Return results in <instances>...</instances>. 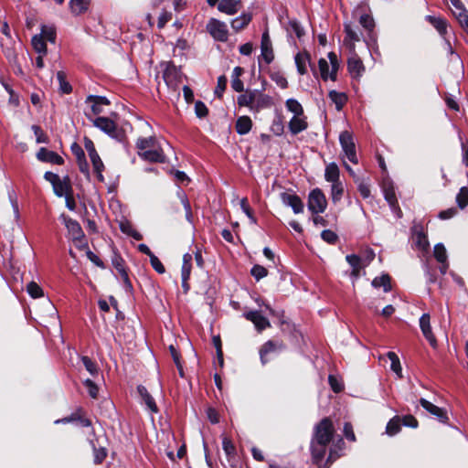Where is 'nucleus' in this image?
<instances>
[{
  "label": "nucleus",
  "instance_id": "nucleus-47",
  "mask_svg": "<svg viewBox=\"0 0 468 468\" xmlns=\"http://www.w3.org/2000/svg\"><path fill=\"white\" fill-rule=\"evenodd\" d=\"M400 431V420L399 417L391 419L386 427V432L389 436L397 434Z\"/></svg>",
  "mask_w": 468,
  "mask_h": 468
},
{
  "label": "nucleus",
  "instance_id": "nucleus-52",
  "mask_svg": "<svg viewBox=\"0 0 468 468\" xmlns=\"http://www.w3.org/2000/svg\"><path fill=\"white\" fill-rule=\"evenodd\" d=\"M359 23L364 28L369 31H371L375 27L374 19L369 15H362L360 16Z\"/></svg>",
  "mask_w": 468,
  "mask_h": 468
},
{
  "label": "nucleus",
  "instance_id": "nucleus-59",
  "mask_svg": "<svg viewBox=\"0 0 468 468\" xmlns=\"http://www.w3.org/2000/svg\"><path fill=\"white\" fill-rule=\"evenodd\" d=\"M240 207L242 211L247 215V217L250 218V220L252 223H256V218L252 215L251 209L249 206L248 199L246 197L242 198L240 200Z\"/></svg>",
  "mask_w": 468,
  "mask_h": 468
},
{
  "label": "nucleus",
  "instance_id": "nucleus-56",
  "mask_svg": "<svg viewBox=\"0 0 468 468\" xmlns=\"http://www.w3.org/2000/svg\"><path fill=\"white\" fill-rule=\"evenodd\" d=\"M84 385L88 388L89 395L92 399H97L98 393H99V388H98L97 385L92 380H90L89 378L84 381Z\"/></svg>",
  "mask_w": 468,
  "mask_h": 468
},
{
  "label": "nucleus",
  "instance_id": "nucleus-61",
  "mask_svg": "<svg viewBox=\"0 0 468 468\" xmlns=\"http://www.w3.org/2000/svg\"><path fill=\"white\" fill-rule=\"evenodd\" d=\"M454 16L457 18L458 22L463 27L468 29V14L466 9H464L463 12H456Z\"/></svg>",
  "mask_w": 468,
  "mask_h": 468
},
{
  "label": "nucleus",
  "instance_id": "nucleus-25",
  "mask_svg": "<svg viewBox=\"0 0 468 468\" xmlns=\"http://www.w3.org/2000/svg\"><path fill=\"white\" fill-rule=\"evenodd\" d=\"M240 7V3L236 0H221L218 3V8L220 12L228 15H235Z\"/></svg>",
  "mask_w": 468,
  "mask_h": 468
},
{
  "label": "nucleus",
  "instance_id": "nucleus-21",
  "mask_svg": "<svg viewBox=\"0 0 468 468\" xmlns=\"http://www.w3.org/2000/svg\"><path fill=\"white\" fill-rule=\"evenodd\" d=\"M86 103L90 105L92 113L97 115L102 112V107L109 105L110 101L106 97L90 95L86 99Z\"/></svg>",
  "mask_w": 468,
  "mask_h": 468
},
{
  "label": "nucleus",
  "instance_id": "nucleus-57",
  "mask_svg": "<svg viewBox=\"0 0 468 468\" xmlns=\"http://www.w3.org/2000/svg\"><path fill=\"white\" fill-rule=\"evenodd\" d=\"M238 102L240 106H247L251 109V94L250 90L245 91V93L238 97Z\"/></svg>",
  "mask_w": 468,
  "mask_h": 468
},
{
  "label": "nucleus",
  "instance_id": "nucleus-37",
  "mask_svg": "<svg viewBox=\"0 0 468 468\" xmlns=\"http://www.w3.org/2000/svg\"><path fill=\"white\" fill-rule=\"evenodd\" d=\"M346 261L352 267L351 275L357 278L361 270V259L356 254H350L346 257Z\"/></svg>",
  "mask_w": 468,
  "mask_h": 468
},
{
  "label": "nucleus",
  "instance_id": "nucleus-43",
  "mask_svg": "<svg viewBox=\"0 0 468 468\" xmlns=\"http://www.w3.org/2000/svg\"><path fill=\"white\" fill-rule=\"evenodd\" d=\"M331 197L334 203L341 200L344 194V186L341 181L331 183Z\"/></svg>",
  "mask_w": 468,
  "mask_h": 468
},
{
  "label": "nucleus",
  "instance_id": "nucleus-24",
  "mask_svg": "<svg viewBox=\"0 0 468 468\" xmlns=\"http://www.w3.org/2000/svg\"><path fill=\"white\" fill-rule=\"evenodd\" d=\"M283 346L282 343L274 342L271 340L267 341L260 350V357L262 365H265L268 361L266 356L271 352H275L278 349H282Z\"/></svg>",
  "mask_w": 468,
  "mask_h": 468
},
{
  "label": "nucleus",
  "instance_id": "nucleus-55",
  "mask_svg": "<svg viewBox=\"0 0 468 468\" xmlns=\"http://www.w3.org/2000/svg\"><path fill=\"white\" fill-rule=\"evenodd\" d=\"M321 237L325 242L329 244H335L338 239L337 235L330 229L324 230L321 233Z\"/></svg>",
  "mask_w": 468,
  "mask_h": 468
},
{
  "label": "nucleus",
  "instance_id": "nucleus-44",
  "mask_svg": "<svg viewBox=\"0 0 468 468\" xmlns=\"http://www.w3.org/2000/svg\"><path fill=\"white\" fill-rule=\"evenodd\" d=\"M288 111L294 115H303V109L301 103L295 99H288L285 102Z\"/></svg>",
  "mask_w": 468,
  "mask_h": 468
},
{
  "label": "nucleus",
  "instance_id": "nucleus-14",
  "mask_svg": "<svg viewBox=\"0 0 468 468\" xmlns=\"http://www.w3.org/2000/svg\"><path fill=\"white\" fill-rule=\"evenodd\" d=\"M138 154L144 160L149 162L164 163L165 155L162 148H139Z\"/></svg>",
  "mask_w": 468,
  "mask_h": 468
},
{
  "label": "nucleus",
  "instance_id": "nucleus-17",
  "mask_svg": "<svg viewBox=\"0 0 468 468\" xmlns=\"http://www.w3.org/2000/svg\"><path fill=\"white\" fill-rule=\"evenodd\" d=\"M295 64L297 67V71L301 75H304L307 73V66H309L314 73V75L316 74L315 69L311 64V58L310 55L306 52L303 53H297L294 58Z\"/></svg>",
  "mask_w": 468,
  "mask_h": 468
},
{
  "label": "nucleus",
  "instance_id": "nucleus-62",
  "mask_svg": "<svg viewBox=\"0 0 468 468\" xmlns=\"http://www.w3.org/2000/svg\"><path fill=\"white\" fill-rule=\"evenodd\" d=\"M271 80L282 89H285L288 86L286 78L280 73H273L271 75Z\"/></svg>",
  "mask_w": 468,
  "mask_h": 468
},
{
  "label": "nucleus",
  "instance_id": "nucleus-42",
  "mask_svg": "<svg viewBox=\"0 0 468 468\" xmlns=\"http://www.w3.org/2000/svg\"><path fill=\"white\" fill-rule=\"evenodd\" d=\"M251 120L247 116H243L238 119L236 129L239 133L245 134L251 129Z\"/></svg>",
  "mask_w": 468,
  "mask_h": 468
},
{
  "label": "nucleus",
  "instance_id": "nucleus-35",
  "mask_svg": "<svg viewBox=\"0 0 468 468\" xmlns=\"http://www.w3.org/2000/svg\"><path fill=\"white\" fill-rule=\"evenodd\" d=\"M243 69L240 67H236L232 72L231 87L237 92H241L244 90L243 82L239 77L242 74Z\"/></svg>",
  "mask_w": 468,
  "mask_h": 468
},
{
  "label": "nucleus",
  "instance_id": "nucleus-9",
  "mask_svg": "<svg viewBox=\"0 0 468 468\" xmlns=\"http://www.w3.org/2000/svg\"><path fill=\"white\" fill-rule=\"evenodd\" d=\"M327 206V201L324 194L321 189L315 188L312 190L308 197V209L314 213H323Z\"/></svg>",
  "mask_w": 468,
  "mask_h": 468
},
{
  "label": "nucleus",
  "instance_id": "nucleus-53",
  "mask_svg": "<svg viewBox=\"0 0 468 468\" xmlns=\"http://www.w3.org/2000/svg\"><path fill=\"white\" fill-rule=\"evenodd\" d=\"M290 30L293 32L298 38H301L304 35V30L296 20H291L289 22Z\"/></svg>",
  "mask_w": 468,
  "mask_h": 468
},
{
  "label": "nucleus",
  "instance_id": "nucleus-3",
  "mask_svg": "<svg viewBox=\"0 0 468 468\" xmlns=\"http://www.w3.org/2000/svg\"><path fill=\"white\" fill-rule=\"evenodd\" d=\"M31 300L34 302L40 301V304L44 307L45 314L49 316L53 321L58 319V312L49 299L45 295L43 289L35 282L31 281Z\"/></svg>",
  "mask_w": 468,
  "mask_h": 468
},
{
  "label": "nucleus",
  "instance_id": "nucleus-26",
  "mask_svg": "<svg viewBox=\"0 0 468 468\" xmlns=\"http://www.w3.org/2000/svg\"><path fill=\"white\" fill-rule=\"evenodd\" d=\"M31 307H34L35 313L37 316L41 320L38 322L41 325L48 327V324H57L58 319L56 321H53L49 316H48L44 312V307L40 304V301H37L32 303L31 302Z\"/></svg>",
  "mask_w": 468,
  "mask_h": 468
},
{
  "label": "nucleus",
  "instance_id": "nucleus-8",
  "mask_svg": "<svg viewBox=\"0 0 468 468\" xmlns=\"http://www.w3.org/2000/svg\"><path fill=\"white\" fill-rule=\"evenodd\" d=\"M164 67L163 79L166 86L170 89L176 90L178 84L182 81V73L179 69L171 63L161 64Z\"/></svg>",
  "mask_w": 468,
  "mask_h": 468
},
{
  "label": "nucleus",
  "instance_id": "nucleus-32",
  "mask_svg": "<svg viewBox=\"0 0 468 468\" xmlns=\"http://www.w3.org/2000/svg\"><path fill=\"white\" fill-rule=\"evenodd\" d=\"M347 68H348V70L349 72L352 74V75H355L356 77H359L361 76V74L363 73L364 71V66H363V63L362 61L356 58V57H352L348 59V62H347Z\"/></svg>",
  "mask_w": 468,
  "mask_h": 468
},
{
  "label": "nucleus",
  "instance_id": "nucleus-10",
  "mask_svg": "<svg viewBox=\"0 0 468 468\" xmlns=\"http://www.w3.org/2000/svg\"><path fill=\"white\" fill-rule=\"evenodd\" d=\"M251 94V110L259 112L262 109L271 108L272 106V99L271 96L264 94L259 90H250Z\"/></svg>",
  "mask_w": 468,
  "mask_h": 468
},
{
  "label": "nucleus",
  "instance_id": "nucleus-27",
  "mask_svg": "<svg viewBox=\"0 0 468 468\" xmlns=\"http://www.w3.org/2000/svg\"><path fill=\"white\" fill-rule=\"evenodd\" d=\"M290 131L293 133H299L307 128V122L303 115H293L289 122Z\"/></svg>",
  "mask_w": 468,
  "mask_h": 468
},
{
  "label": "nucleus",
  "instance_id": "nucleus-13",
  "mask_svg": "<svg viewBox=\"0 0 468 468\" xmlns=\"http://www.w3.org/2000/svg\"><path fill=\"white\" fill-rule=\"evenodd\" d=\"M248 321H250L258 332H262L266 328L271 327L270 321L261 314L260 311H248L243 314Z\"/></svg>",
  "mask_w": 468,
  "mask_h": 468
},
{
  "label": "nucleus",
  "instance_id": "nucleus-51",
  "mask_svg": "<svg viewBox=\"0 0 468 468\" xmlns=\"http://www.w3.org/2000/svg\"><path fill=\"white\" fill-rule=\"evenodd\" d=\"M81 361H82L86 370L90 375L94 376L98 373L97 365L89 356H82Z\"/></svg>",
  "mask_w": 468,
  "mask_h": 468
},
{
  "label": "nucleus",
  "instance_id": "nucleus-29",
  "mask_svg": "<svg viewBox=\"0 0 468 468\" xmlns=\"http://www.w3.org/2000/svg\"><path fill=\"white\" fill-rule=\"evenodd\" d=\"M343 150H344V154L342 156L343 164H344L346 169L351 175H353L354 172L351 169V167L349 166V165L346 163V160H348L349 162H351L353 164H357L358 158H357V155H356V148H343Z\"/></svg>",
  "mask_w": 468,
  "mask_h": 468
},
{
  "label": "nucleus",
  "instance_id": "nucleus-2",
  "mask_svg": "<svg viewBox=\"0 0 468 468\" xmlns=\"http://www.w3.org/2000/svg\"><path fill=\"white\" fill-rule=\"evenodd\" d=\"M56 28L52 25H41L40 32L31 37V47L38 54L36 58V65L41 69L44 67L43 57L47 54V42H56Z\"/></svg>",
  "mask_w": 468,
  "mask_h": 468
},
{
  "label": "nucleus",
  "instance_id": "nucleus-49",
  "mask_svg": "<svg viewBox=\"0 0 468 468\" xmlns=\"http://www.w3.org/2000/svg\"><path fill=\"white\" fill-rule=\"evenodd\" d=\"M250 274L257 280L260 281L261 279L264 278L268 274V271L266 268H264L261 265H254L250 270Z\"/></svg>",
  "mask_w": 468,
  "mask_h": 468
},
{
  "label": "nucleus",
  "instance_id": "nucleus-18",
  "mask_svg": "<svg viewBox=\"0 0 468 468\" xmlns=\"http://www.w3.org/2000/svg\"><path fill=\"white\" fill-rule=\"evenodd\" d=\"M420 327L425 338L429 341L431 346H436V338L432 334L431 327L430 314H423L420 318Z\"/></svg>",
  "mask_w": 468,
  "mask_h": 468
},
{
  "label": "nucleus",
  "instance_id": "nucleus-54",
  "mask_svg": "<svg viewBox=\"0 0 468 468\" xmlns=\"http://www.w3.org/2000/svg\"><path fill=\"white\" fill-rule=\"evenodd\" d=\"M150 262H151V265L153 267V269L162 274L165 271V269L163 265V263L161 262V261L154 254V255H150Z\"/></svg>",
  "mask_w": 468,
  "mask_h": 468
},
{
  "label": "nucleus",
  "instance_id": "nucleus-19",
  "mask_svg": "<svg viewBox=\"0 0 468 468\" xmlns=\"http://www.w3.org/2000/svg\"><path fill=\"white\" fill-rule=\"evenodd\" d=\"M281 198L282 203L285 206L291 207L295 214L303 212V204L298 196L289 193H282L281 195Z\"/></svg>",
  "mask_w": 468,
  "mask_h": 468
},
{
  "label": "nucleus",
  "instance_id": "nucleus-31",
  "mask_svg": "<svg viewBox=\"0 0 468 468\" xmlns=\"http://www.w3.org/2000/svg\"><path fill=\"white\" fill-rule=\"evenodd\" d=\"M324 178L327 182L335 183L339 180V168L335 163H330L324 170Z\"/></svg>",
  "mask_w": 468,
  "mask_h": 468
},
{
  "label": "nucleus",
  "instance_id": "nucleus-64",
  "mask_svg": "<svg viewBox=\"0 0 468 468\" xmlns=\"http://www.w3.org/2000/svg\"><path fill=\"white\" fill-rule=\"evenodd\" d=\"M171 18L172 14L170 12L163 11L158 17V27L163 28Z\"/></svg>",
  "mask_w": 468,
  "mask_h": 468
},
{
  "label": "nucleus",
  "instance_id": "nucleus-34",
  "mask_svg": "<svg viewBox=\"0 0 468 468\" xmlns=\"http://www.w3.org/2000/svg\"><path fill=\"white\" fill-rule=\"evenodd\" d=\"M371 284L374 288L382 287L385 292H388L391 290L390 277L388 274H382L379 277H376L372 281Z\"/></svg>",
  "mask_w": 468,
  "mask_h": 468
},
{
  "label": "nucleus",
  "instance_id": "nucleus-60",
  "mask_svg": "<svg viewBox=\"0 0 468 468\" xmlns=\"http://www.w3.org/2000/svg\"><path fill=\"white\" fill-rule=\"evenodd\" d=\"M195 112L198 118H203L207 116L208 110L205 103H203L200 101H197L195 103Z\"/></svg>",
  "mask_w": 468,
  "mask_h": 468
},
{
  "label": "nucleus",
  "instance_id": "nucleus-58",
  "mask_svg": "<svg viewBox=\"0 0 468 468\" xmlns=\"http://www.w3.org/2000/svg\"><path fill=\"white\" fill-rule=\"evenodd\" d=\"M227 86V78L225 76H219L218 78L217 87L215 89V94L218 97H221Z\"/></svg>",
  "mask_w": 468,
  "mask_h": 468
},
{
  "label": "nucleus",
  "instance_id": "nucleus-16",
  "mask_svg": "<svg viewBox=\"0 0 468 468\" xmlns=\"http://www.w3.org/2000/svg\"><path fill=\"white\" fill-rule=\"evenodd\" d=\"M420 403L423 409H425L431 414L434 415L441 422H447L448 416L445 410L432 404L431 402L425 399H420Z\"/></svg>",
  "mask_w": 468,
  "mask_h": 468
},
{
  "label": "nucleus",
  "instance_id": "nucleus-46",
  "mask_svg": "<svg viewBox=\"0 0 468 468\" xmlns=\"http://www.w3.org/2000/svg\"><path fill=\"white\" fill-rule=\"evenodd\" d=\"M433 254L438 262L448 261L447 251L442 243H438L434 246Z\"/></svg>",
  "mask_w": 468,
  "mask_h": 468
},
{
  "label": "nucleus",
  "instance_id": "nucleus-45",
  "mask_svg": "<svg viewBox=\"0 0 468 468\" xmlns=\"http://www.w3.org/2000/svg\"><path fill=\"white\" fill-rule=\"evenodd\" d=\"M456 203L461 209L468 206V187L463 186L460 188L456 196Z\"/></svg>",
  "mask_w": 468,
  "mask_h": 468
},
{
  "label": "nucleus",
  "instance_id": "nucleus-48",
  "mask_svg": "<svg viewBox=\"0 0 468 468\" xmlns=\"http://www.w3.org/2000/svg\"><path fill=\"white\" fill-rule=\"evenodd\" d=\"M57 79L59 83V90L65 94L69 93L72 89L70 84L66 80L65 73L63 71H58L57 73Z\"/></svg>",
  "mask_w": 468,
  "mask_h": 468
},
{
  "label": "nucleus",
  "instance_id": "nucleus-33",
  "mask_svg": "<svg viewBox=\"0 0 468 468\" xmlns=\"http://www.w3.org/2000/svg\"><path fill=\"white\" fill-rule=\"evenodd\" d=\"M426 19L437 29L440 35L444 36L446 34L447 23L445 19L433 16H427Z\"/></svg>",
  "mask_w": 468,
  "mask_h": 468
},
{
  "label": "nucleus",
  "instance_id": "nucleus-41",
  "mask_svg": "<svg viewBox=\"0 0 468 468\" xmlns=\"http://www.w3.org/2000/svg\"><path fill=\"white\" fill-rule=\"evenodd\" d=\"M92 450H93V462L95 464L101 463L104 459L107 457V450L105 447H96L94 442L90 441Z\"/></svg>",
  "mask_w": 468,
  "mask_h": 468
},
{
  "label": "nucleus",
  "instance_id": "nucleus-11",
  "mask_svg": "<svg viewBox=\"0 0 468 468\" xmlns=\"http://www.w3.org/2000/svg\"><path fill=\"white\" fill-rule=\"evenodd\" d=\"M207 29L218 41H226L228 39L227 25L219 20L211 18L207 25Z\"/></svg>",
  "mask_w": 468,
  "mask_h": 468
},
{
  "label": "nucleus",
  "instance_id": "nucleus-38",
  "mask_svg": "<svg viewBox=\"0 0 468 468\" xmlns=\"http://www.w3.org/2000/svg\"><path fill=\"white\" fill-rule=\"evenodd\" d=\"M90 0H70L69 7L73 14L80 15L89 7Z\"/></svg>",
  "mask_w": 468,
  "mask_h": 468
},
{
  "label": "nucleus",
  "instance_id": "nucleus-1",
  "mask_svg": "<svg viewBox=\"0 0 468 468\" xmlns=\"http://www.w3.org/2000/svg\"><path fill=\"white\" fill-rule=\"evenodd\" d=\"M335 429L330 419H323L314 428L311 441V452L314 463L321 468V463L326 452V448L332 441Z\"/></svg>",
  "mask_w": 468,
  "mask_h": 468
},
{
  "label": "nucleus",
  "instance_id": "nucleus-63",
  "mask_svg": "<svg viewBox=\"0 0 468 468\" xmlns=\"http://www.w3.org/2000/svg\"><path fill=\"white\" fill-rule=\"evenodd\" d=\"M31 129H33L34 131L37 144L46 143L47 136L45 135L44 132L41 130L40 127L34 125L31 126Z\"/></svg>",
  "mask_w": 468,
  "mask_h": 468
},
{
  "label": "nucleus",
  "instance_id": "nucleus-7",
  "mask_svg": "<svg viewBox=\"0 0 468 468\" xmlns=\"http://www.w3.org/2000/svg\"><path fill=\"white\" fill-rule=\"evenodd\" d=\"M93 125L110 137L116 139L117 142L121 143L123 138V133L120 130L113 121L107 117H98L93 120Z\"/></svg>",
  "mask_w": 468,
  "mask_h": 468
},
{
  "label": "nucleus",
  "instance_id": "nucleus-4",
  "mask_svg": "<svg viewBox=\"0 0 468 468\" xmlns=\"http://www.w3.org/2000/svg\"><path fill=\"white\" fill-rule=\"evenodd\" d=\"M44 178L52 185L56 196L59 197L70 196L72 189L68 176L61 178L58 174L48 171Z\"/></svg>",
  "mask_w": 468,
  "mask_h": 468
},
{
  "label": "nucleus",
  "instance_id": "nucleus-12",
  "mask_svg": "<svg viewBox=\"0 0 468 468\" xmlns=\"http://www.w3.org/2000/svg\"><path fill=\"white\" fill-rule=\"evenodd\" d=\"M411 231L412 240L416 248L421 251H427L430 248V243L423 226L416 223L413 225Z\"/></svg>",
  "mask_w": 468,
  "mask_h": 468
},
{
  "label": "nucleus",
  "instance_id": "nucleus-23",
  "mask_svg": "<svg viewBox=\"0 0 468 468\" xmlns=\"http://www.w3.org/2000/svg\"><path fill=\"white\" fill-rule=\"evenodd\" d=\"M112 263L116 271L121 275L122 282H124L126 288H132L131 282L128 277V273L124 268L123 260L119 255H114L112 259Z\"/></svg>",
  "mask_w": 468,
  "mask_h": 468
},
{
  "label": "nucleus",
  "instance_id": "nucleus-28",
  "mask_svg": "<svg viewBox=\"0 0 468 468\" xmlns=\"http://www.w3.org/2000/svg\"><path fill=\"white\" fill-rule=\"evenodd\" d=\"M65 225L73 239H80L84 236L83 230L77 220L67 218L65 220Z\"/></svg>",
  "mask_w": 468,
  "mask_h": 468
},
{
  "label": "nucleus",
  "instance_id": "nucleus-39",
  "mask_svg": "<svg viewBox=\"0 0 468 468\" xmlns=\"http://www.w3.org/2000/svg\"><path fill=\"white\" fill-rule=\"evenodd\" d=\"M138 392L140 393V395L143 398V399H144V403L146 404V406L152 411L156 412L157 411L156 404H155L154 399H153V397L147 391V389L144 387H143V386H139L138 387Z\"/></svg>",
  "mask_w": 468,
  "mask_h": 468
},
{
  "label": "nucleus",
  "instance_id": "nucleus-50",
  "mask_svg": "<svg viewBox=\"0 0 468 468\" xmlns=\"http://www.w3.org/2000/svg\"><path fill=\"white\" fill-rule=\"evenodd\" d=\"M339 141L341 146H356L352 134L347 131L340 133Z\"/></svg>",
  "mask_w": 468,
  "mask_h": 468
},
{
  "label": "nucleus",
  "instance_id": "nucleus-5",
  "mask_svg": "<svg viewBox=\"0 0 468 468\" xmlns=\"http://www.w3.org/2000/svg\"><path fill=\"white\" fill-rule=\"evenodd\" d=\"M329 62L325 58H320L318 61V67L321 78L324 80L328 79L336 80V74L339 69V60L335 52L328 53Z\"/></svg>",
  "mask_w": 468,
  "mask_h": 468
},
{
  "label": "nucleus",
  "instance_id": "nucleus-15",
  "mask_svg": "<svg viewBox=\"0 0 468 468\" xmlns=\"http://www.w3.org/2000/svg\"><path fill=\"white\" fill-rule=\"evenodd\" d=\"M261 57L264 59L267 64H270L274 59V54L272 49V44L269 36L268 31H265L261 37Z\"/></svg>",
  "mask_w": 468,
  "mask_h": 468
},
{
  "label": "nucleus",
  "instance_id": "nucleus-36",
  "mask_svg": "<svg viewBox=\"0 0 468 468\" xmlns=\"http://www.w3.org/2000/svg\"><path fill=\"white\" fill-rule=\"evenodd\" d=\"M329 98L335 103L337 111H341L343 106L347 101V97L344 92H338L336 90L329 91Z\"/></svg>",
  "mask_w": 468,
  "mask_h": 468
},
{
  "label": "nucleus",
  "instance_id": "nucleus-6",
  "mask_svg": "<svg viewBox=\"0 0 468 468\" xmlns=\"http://www.w3.org/2000/svg\"><path fill=\"white\" fill-rule=\"evenodd\" d=\"M380 185L385 199L388 203L391 210L396 213L398 218H401L402 212L399 207L394 183L388 175H383Z\"/></svg>",
  "mask_w": 468,
  "mask_h": 468
},
{
  "label": "nucleus",
  "instance_id": "nucleus-40",
  "mask_svg": "<svg viewBox=\"0 0 468 468\" xmlns=\"http://www.w3.org/2000/svg\"><path fill=\"white\" fill-rule=\"evenodd\" d=\"M251 20V16L250 14H242L240 16L236 17L231 21V27L235 31H239L244 28Z\"/></svg>",
  "mask_w": 468,
  "mask_h": 468
},
{
  "label": "nucleus",
  "instance_id": "nucleus-22",
  "mask_svg": "<svg viewBox=\"0 0 468 468\" xmlns=\"http://www.w3.org/2000/svg\"><path fill=\"white\" fill-rule=\"evenodd\" d=\"M37 156L42 162L55 165H62L64 163V159L60 155L52 151H48L47 148H40Z\"/></svg>",
  "mask_w": 468,
  "mask_h": 468
},
{
  "label": "nucleus",
  "instance_id": "nucleus-30",
  "mask_svg": "<svg viewBox=\"0 0 468 468\" xmlns=\"http://www.w3.org/2000/svg\"><path fill=\"white\" fill-rule=\"evenodd\" d=\"M168 143L163 137L149 136L148 138H140L137 141L136 146H163Z\"/></svg>",
  "mask_w": 468,
  "mask_h": 468
},
{
  "label": "nucleus",
  "instance_id": "nucleus-20",
  "mask_svg": "<svg viewBox=\"0 0 468 468\" xmlns=\"http://www.w3.org/2000/svg\"><path fill=\"white\" fill-rule=\"evenodd\" d=\"M89 149V156L90 162L93 166L94 172L97 174L98 180L101 182L104 181V176L102 175V171L104 169V165L96 151V148H88Z\"/></svg>",
  "mask_w": 468,
  "mask_h": 468
}]
</instances>
